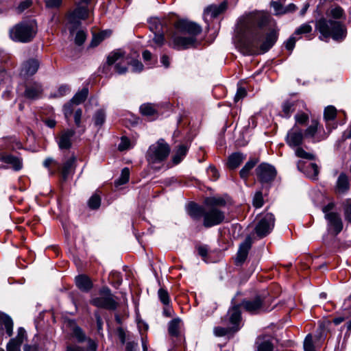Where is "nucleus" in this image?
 <instances>
[{
  "label": "nucleus",
  "instance_id": "f257e3e1",
  "mask_svg": "<svg viewBox=\"0 0 351 351\" xmlns=\"http://www.w3.org/2000/svg\"><path fill=\"white\" fill-rule=\"evenodd\" d=\"M269 16L263 12L250 14L241 22V32L250 33V37L241 38L238 44L241 52L246 56L267 52L276 43L278 30L267 28Z\"/></svg>",
  "mask_w": 351,
  "mask_h": 351
},
{
  "label": "nucleus",
  "instance_id": "f03ea898",
  "mask_svg": "<svg viewBox=\"0 0 351 351\" xmlns=\"http://www.w3.org/2000/svg\"><path fill=\"white\" fill-rule=\"evenodd\" d=\"M175 29L170 35L169 45L178 50L195 47L197 43V36L202 32V27L199 25L184 19L175 23Z\"/></svg>",
  "mask_w": 351,
  "mask_h": 351
},
{
  "label": "nucleus",
  "instance_id": "7ed1b4c3",
  "mask_svg": "<svg viewBox=\"0 0 351 351\" xmlns=\"http://www.w3.org/2000/svg\"><path fill=\"white\" fill-rule=\"evenodd\" d=\"M187 212L194 220L203 218V226L210 228L221 223L225 219V213L219 208L199 206L195 203H190Z\"/></svg>",
  "mask_w": 351,
  "mask_h": 351
},
{
  "label": "nucleus",
  "instance_id": "20e7f679",
  "mask_svg": "<svg viewBox=\"0 0 351 351\" xmlns=\"http://www.w3.org/2000/svg\"><path fill=\"white\" fill-rule=\"evenodd\" d=\"M315 29L320 33L323 40L331 37L335 40H342L346 36V28L340 21L321 18L316 21Z\"/></svg>",
  "mask_w": 351,
  "mask_h": 351
},
{
  "label": "nucleus",
  "instance_id": "39448f33",
  "mask_svg": "<svg viewBox=\"0 0 351 351\" xmlns=\"http://www.w3.org/2000/svg\"><path fill=\"white\" fill-rule=\"evenodd\" d=\"M38 31L37 23L34 19L22 21L10 31V38L16 42L29 43L33 40Z\"/></svg>",
  "mask_w": 351,
  "mask_h": 351
},
{
  "label": "nucleus",
  "instance_id": "423d86ee",
  "mask_svg": "<svg viewBox=\"0 0 351 351\" xmlns=\"http://www.w3.org/2000/svg\"><path fill=\"white\" fill-rule=\"evenodd\" d=\"M170 153V147L164 139H159L151 145L146 154L147 160L154 165L165 161Z\"/></svg>",
  "mask_w": 351,
  "mask_h": 351
},
{
  "label": "nucleus",
  "instance_id": "0eeeda50",
  "mask_svg": "<svg viewBox=\"0 0 351 351\" xmlns=\"http://www.w3.org/2000/svg\"><path fill=\"white\" fill-rule=\"evenodd\" d=\"M228 322L230 326L227 328L216 327L214 328V334L217 337H223L229 334L234 333L240 329L241 311L238 306L230 308L227 314Z\"/></svg>",
  "mask_w": 351,
  "mask_h": 351
},
{
  "label": "nucleus",
  "instance_id": "6e6552de",
  "mask_svg": "<svg viewBox=\"0 0 351 351\" xmlns=\"http://www.w3.org/2000/svg\"><path fill=\"white\" fill-rule=\"evenodd\" d=\"M93 306L108 310L114 311L117 308L118 303L114 300V296L108 287H103L99 290V295L90 300Z\"/></svg>",
  "mask_w": 351,
  "mask_h": 351
},
{
  "label": "nucleus",
  "instance_id": "1a4fd4ad",
  "mask_svg": "<svg viewBox=\"0 0 351 351\" xmlns=\"http://www.w3.org/2000/svg\"><path fill=\"white\" fill-rule=\"evenodd\" d=\"M241 304L250 314H258L267 311L269 308L266 298L261 295H257L251 300H244Z\"/></svg>",
  "mask_w": 351,
  "mask_h": 351
},
{
  "label": "nucleus",
  "instance_id": "9d476101",
  "mask_svg": "<svg viewBox=\"0 0 351 351\" xmlns=\"http://www.w3.org/2000/svg\"><path fill=\"white\" fill-rule=\"evenodd\" d=\"M275 217L271 213L265 214L258 222L255 228L256 234L263 238L270 233L274 226Z\"/></svg>",
  "mask_w": 351,
  "mask_h": 351
},
{
  "label": "nucleus",
  "instance_id": "9b49d317",
  "mask_svg": "<svg viewBox=\"0 0 351 351\" xmlns=\"http://www.w3.org/2000/svg\"><path fill=\"white\" fill-rule=\"evenodd\" d=\"M256 172L258 180L262 183H269L272 182L276 176V171L275 168L266 163H262L258 165L256 169Z\"/></svg>",
  "mask_w": 351,
  "mask_h": 351
},
{
  "label": "nucleus",
  "instance_id": "f8f14e48",
  "mask_svg": "<svg viewBox=\"0 0 351 351\" xmlns=\"http://www.w3.org/2000/svg\"><path fill=\"white\" fill-rule=\"evenodd\" d=\"M325 219L327 221V230L329 234L336 236L341 232L343 224L341 217L338 213L336 214H328Z\"/></svg>",
  "mask_w": 351,
  "mask_h": 351
},
{
  "label": "nucleus",
  "instance_id": "ddd939ff",
  "mask_svg": "<svg viewBox=\"0 0 351 351\" xmlns=\"http://www.w3.org/2000/svg\"><path fill=\"white\" fill-rule=\"evenodd\" d=\"M304 138L303 131L301 128L295 125L289 130L286 136V143L291 148L300 146Z\"/></svg>",
  "mask_w": 351,
  "mask_h": 351
},
{
  "label": "nucleus",
  "instance_id": "4468645a",
  "mask_svg": "<svg viewBox=\"0 0 351 351\" xmlns=\"http://www.w3.org/2000/svg\"><path fill=\"white\" fill-rule=\"evenodd\" d=\"M304 108L305 104L303 101L287 99L282 104V117L289 118L293 112L296 110L301 111Z\"/></svg>",
  "mask_w": 351,
  "mask_h": 351
},
{
  "label": "nucleus",
  "instance_id": "2eb2a0df",
  "mask_svg": "<svg viewBox=\"0 0 351 351\" xmlns=\"http://www.w3.org/2000/svg\"><path fill=\"white\" fill-rule=\"evenodd\" d=\"M77 158L74 154H72L68 158H66L62 165L59 164L57 168L61 175L62 179L66 181L69 176L74 171L75 168Z\"/></svg>",
  "mask_w": 351,
  "mask_h": 351
},
{
  "label": "nucleus",
  "instance_id": "dca6fc26",
  "mask_svg": "<svg viewBox=\"0 0 351 351\" xmlns=\"http://www.w3.org/2000/svg\"><path fill=\"white\" fill-rule=\"evenodd\" d=\"M252 240L248 236L245 238L244 241L239 245V250L235 258V263L237 265H241L246 260L248 252L252 247Z\"/></svg>",
  "mask_w": 351,
  "mask_h": 351
},
{
  "label": "nucleus",
  "instance_id": "f3484780",
  "mask_svg": "<svg viewBox=\"0 0 351 351\" xmlns=\"http://www.w3.org/2000/svg\"><path fill=\"white\" fill-rule=\"evenodd\" d=\"M26 338V331L23 328H19L15 338L11 339L7 344V351H21V346Z\"/></svg>",
  "mask_w": 351,
  "mask_h": 351
},
{
  "label": "nucleus",
  "instance_id": "a211bd4d",
  "mask_svg": "<svg viewBox=\"0 0 351 351\" xmlns=\"http://www.w3.org/2000/svg\"><path fill=\"white\" fill-rule=\"evenodd\" d=\"M75 132L73 129L63 130L58 139V145L60 149H69L72 146V138Z\"/></svg>",
  "mask_w": 351,
  "mask_h": 351
},
{
  "label": "nucleus",
  "instance_id": "6ab92c4d",
  "mask_svg": "<svg viewBox=\"0 0 351 351\" xmlns=\"http://www.w3.org/2000/svg\"><path fill=\"white\" fill-rule=\"evenodd\" d=\"M88 16V10L86 6H77L68 16L69 23L74 26L80 25V20L86 19Z\"/></svg>",
  "mask_w": 351,
  "mask_h": 351
},
{
  "label": "nucleus",
  "instance_id": "aec40b11",
  "mask_svg": "<svg viewBox=\"0 0 351 351\" xmlns=\"http://www.w3.org/2000/svg\"><path fill=\"white\" fill-rule=\"evenodd\" d=\"M350 187V184L348 176L345 173H341L334 186L335 193L338 195H344L349 191Z\"/></svg>",
  "mask_w": 351,
  "mask_h": 351
},
{
  "label": "nucleus",
  "instance_id": "412c9836",
  "mask_svg": "<svg viewBox=\"0 0 351 351\" xmlns=\"http://www.w3.org/2000/svg\"><path fill=\"white\" fill-rule=\"evenodd\" d=\"M43 93V87L38 82H31L25 85V90L23 95L28 99H37Z\"/></svg>",
  "mask_w": 351,
  "mask_h": 351
},
{
  "label": "nucleus",
  "instance_id": "4be33fe9",
  "mask_svg": "<svg viewBox=\"0 0 351 351\" xmlns=\"http://www.w3.org/2000/svg\"><path fill=\"white\" fill-rule=\"evenodd\" d=\"M0 161L5 164L10 165L11 168L19 171L23 168V160L17 156L5 153L0 154Z\"/></svg>",
  "mask_w": 351,
  "mask_h": 351
},
{
  "label": "nucleus",
  "instance_id": "5701e85b",
  "mask_svg": "<svg viewBox=\"0 0 351 351\" xmlns=\"http://www.w3.org/2000/svg\"><path fill=\"white\" fill-rule=\"evenodd\" d=\"M257 351H274L272 338L269 336H260L255 342Z\"/></svg>",
  "mask_w": 351,
  "mask_h": 351
},
{
  "label": "nucleus",
  "instance_id": "b1692460",
  "mask_svg": "<svg viewBox=\"0 0 351 351\" xmlns=\"http://www.w3.org/2000/svg\"><path fill=\"white\" fill-rule=\"evenodd\" d=\"M76 286L82 291L88 292L93 287L90 279L86 275H79L75 277Z\"/></svg>",
  "mask_w": 351,
  "mask_h": 351
},
{
  "label": "nucleus",
  "instance_id": "393cba45",
  "mask_svg": "<svg viewBox=\"0 0 351 351\" xmlns=\"http://www.w3.org/2000/svg\"><path fill=\"white\" fill-rule=\"evenodd\" d=\"M165 20H161L157 17L151 18L148 21L149 28L153 33L165 32V28H166L165 27Z\"/></svg>",
  "mask_w": 351,
  "mask_h": 351
},
{
  "label": "nucleus",
  "instance_id": "a878e982",
  "mask_svg": "<svg viewBox=\"0 0 351 351\" xmlns=\"http://www.w3.org/2000/svg\"><path fill=\"white\" fill-rule=\"evenodd\" d=\"M303 165V162L299 161L298 162V169L301 171H304L308 178L311 179H316L319 173L317 165L315 163H309L306 167V170L304 171L302 168V165Z\"/></svg>",
  "mask_w": 351,
  "mask_h": 351
},
{
  "label": "nucleus",
  "instance_id": "bb28decb",
  "mask_svg": "<svg viewBox=\"0 0 351 351\" xmlns=\"http://www.w3.org/2000/svg\"><path fill=\"white\" fill-rule=\"evenodd\" d=\"M39 67L38 60L31 59L23 64L22 71L27 75H32L36 73Z\"/></svg>",
  "mask_w": 351,
  "mask_h": 351
},
{
  "label": "nucleus",
  "instance_id": "cd10ccee",
  "mask_svg": "<svg viewBox=\"0 0 351 351\" xmlns=\"http://www.w3.org/2000/svg\"><path fill=\"white\" fill-rule=\"evenodd\" d=\"M226 2H223L218 5H210L205 10V13L212 18H215L226 9Z\"/></svg>",
  "mask_w": 351,
  "mask_h": 351
},
{
  "label": "nucleus",
  "instance_id": "c85d7f7f",
  "mask_svg": "<svg viewBox=\"0 0 351 351\" xmlns=\"http://www.w3.org/2000/svg\"><path fill=\"white\" fill-rule=\"evenodd\" d=\"M0 324H3L5 328L6 333L9 337L13 333V322L10 316L0 312Z\"/></svg>",
  "mask_w": 351,
  "mask_h": 351
},
{
  "label": "nucleus",
  "instance_id": "c756f323",
  "mask_svg": "<svg viewBox=\"0 0 351 351\" xmlns=\"http://www.w3.org/2000/svg\"><path fill=\"white\" fill-rule=\"evenodd\" d=\"M244 156L240 153H234L228 158V166L231 169L237 168L244 160Z\"/></svg>",
  "mask_w": 351,
  "mask_h": 351
},
{
  "label": "nucleus",
  "instance_id": "7c9ffc66",
  "mask_svg": "<svg viewBox=\"0 0 351 351\" xmlns=\"http://www.w3.org/2000/svg\"><path fill=\"white\" fill-rule=\"evenodd\" d=\"M189 147L185 145H180L173 156L172 160L175 165L179 164L186 156Z\"/></svg>",
  "mask_w": 351,
  "mask_h": 351
},
{
  "label": "nucleus",
  "instance_id": "2f4dec72",
  "mask_svg": "<svg viewBox=\"0 0 351 351\" xmlns=\"http://www.w3.org/2000/svg\"><path fill=\"white\" fill-rule=\"evenodd\" d=\"M181 319L179 318L173 319L169 323L168 332L171 337L180 335Z\"/></svg>",
  "mask_w": 351,
  "mask_h": 351
},
{
  "label": "nucleus",
  "instance_id": "473e14b6",
  "mask_svg": "<svg viewBox=\"0 0 351 351\" xmlns=\"http://www.w3.org/2000/svg\"><path fill=\"white\" fill-rule=\"evenodd\" d=\"M88 88H83L80 91L77 92L73 97L71 99V103L75 105H79L84 101L88 96Z\"/></svg>",
  "mask_w": 351,
  "mask_h": 351
},
{
  "label": "nucleus",
  "instance_id": "72a5a7b5",
  "mask_svg": "<svg viewBox=\"0 0 351 351\" xmlns=\"http://www.w3.org/2000/svg\"><path fill=\"white\" fill-rule=\"evenodd\" d=\"M257 163V160H250L244 167L240 171V176L242 179H247L250 175V171L254 167L256 164Z\"/></svg>",
  "mask_w": 351,
  "mask_h": 351
},
{
  "label": "nucleus",
  "instance_id": "f704fd0d",
  "mask_svg": "<svg viewBox=\"0 0 351 351\" xmlns=\"http://www.w3.org/2000/svg\"><path fill=\"white\" fill-rule=\"evenodd\" d=\"M140 110L143 116H146L147 117H154L157 114L156 109L152 104H144L141 105L140 107Z\"/></svg>",
  "mask_w": 351,
  "mask_h": 351
},
{
  "label": "nucleus",
  "instance_id": "c9c22d12",
  "mask_svg": "<svg viewBox=\"0 0 351 351\" xmlns=\"http://www.w3.org/2000/svg\"><path fill=\"white\" fill-rule=\"evenodd\" d=\"M206 207L218 208L219 206H225L226 201L221 197H207L205 201Z\"/></svg>",
  "mask_w": 351,
  "mask_h": 351
},
{
  "label": "nucleus",
  "instance_id": "e433bc0d",
  "mask_svg": "<svg viewBox=\"0 0 351 351\" xmlns=\"http://www.w3.org/2000/svg\"><path fill=\"white\" fill-rule=\"evenodd\" d=\"M318 130V122L313 120L311 124L306 129L304 136L306 138H313Z\"/></svg>",
  "mask_w": 351,
  "mask_h": 351
},
{
  "label": "nucleus",
  "instance_id": "4c0bfd02",
  "mask_svg": "<svg viewBox=\"0 0 351 351\" xmlns=\"http://www.w3.org/2000/svg\"><path fill=\"white\" fill-rule=\"evenodd\" d=\"M82 110L80 108L77 109L74 112V121L77 128H81L79 132L83 134L85 132V127L82 125Z\"/></svg>",
  "mask_w": 351,
  "mask_h": 351
},
{
  "label": "nucleus",
  "instance_id": "58836bf2",
  "mask_svg": "<svg viewBox=\"0 0 351 351\" xmlns=\"http://www.w3.org/2000/svg\"><path fill=\"white\" fill-rule=\"evenodd\" d=\"M130 178V169L125 167L122 169L120 178L115 181L116 186L125 184L129 181Z\"/></svg>",
  "mask_w": 351,
  "mask_h": 351
},
{
  "label": "nucleus",
  "instance_id": "ea45409f",
  "mask_svg": "<svg viewBox=\"0 0 351 351\" xmlns=\"http://www.w3.org/2000/svg\"><path fill=\"white\" fill-rule=\"evenodd\" d=\"M295 148V154L296 156H298V158L308 159L310 160H313L315 159V156L313 154L306 152L302 147L298 146Z\"/></svg>",
  "mask_w": 351,
  "mask_h": 351
},
{
  "label": "nucleus",
  "instance_id": "a19ab883",
  "mask_svg": "<svg viewBox=\"0 0 351 351\" xmlns=\"http://www.w3.org/2000/svg\"><path fill=\"white\" fill-rule=\"evenodd\" d=\"M94 122L95 125L101 126L104 124L106 119V114L104 110H97L94 117H93Z\"/></svg>",
  "mask_w": 351,
  "mask_h": 351
},
{
  "label": "nucleus",
  "instance_id": "79ce46f5",
  "mask_svg": "<svg viewBox=\"0 0 351 351\" xmlns=\"http://www.w3.org/2000/svg\"><path fill=\"white\" fill-rule=\"evenodd\" d=\"M88 205L90 208L91 209H97L99 208L101 205V197L97 194L93 195L88 202Z\"/></svg>",
  "mask_w": 351,
  "mask_h": 351
},
{
  "label": "nucleus",
  "instance_id": "37998d69",
  "mask_svg": "<svg viewBox=\"0 0 351 351\" xmlns=\"http://www.w3.org/2000/svg\"><path fill=\"white\" fill-rule=\"evenodd\" d=\"M123 58V53L120 51L110 53L107 58V64L110 66Z\"/></svg>",
  "mask_w": 351,
  "mask_h": 351
},
{
  "label": "nucleus",
  "instance_id": "c03bdc74",
  "mask_svg": "<svg viewBox=\"0 0 351 351\" xmlns=\"http://www.w3.org/2000/svg\"><path fill=\"white\" fill-rule=\"evenodd\" d=\"M308 114L305 113V112H300V111H298V113L295 115V124L297 125V124H300V125H305L308 121Z\"/></svg>",
  "mask_w": 351,
  "mask_h": 351
},
{
  "label": "nucleus",
  "instance_id": "a18cd8bd",
  "mask_svg": "<svg viewBox=\"0 0 351 351\" xmlns=\"http://www.w3.org/2000/svg\"><path fill=\"white\" fill-rule=\"evenodd\" d=\"M158 295L160 301L164 304L167 305L169 304L170 298L168 291L163 289L160 288L159 289L158 291Z\"/></svg>",
  "mask_w": 351,
  "mask_h": 351
},
{
  "label": "nucleus",
  "instance_id": "49530a36",
  "mask_svg": "<svg viewBox=\"0 0 351 351\" xmlns=\"http://www.w3.org/2000/svg\"><path fill=\"white\" fill-rule=\"evenodd\" d=\"M337 110L335 107L329 106L324 110V117L326 120H332L336 117Z\"/></svg>",
  "mask_w": 351,
  "mask_h": 351
},
{
  "label": "nucleus",
  "instance_id": "de8ad7c7",
  "mask_svg": "<svg viewBox=\"0 0 351 351\" xmlns=\"http://www.w3.org/2000/svg\"><path fill=\"white\" fill-rule=\"evenodd\" d=\"M264 200L261 191H257L253 197L252 204L254 207L259 208L263 206Z\"/></svg>",
  "mask_w": 351,
  "mask_h": 351
},
{
  "label": "nucleus",
  "instance_id": "09e8293b",
  "mask_svg": "<svg viewBox=\"0 0 351 351\" xmlns=\"http://www.w3.org/2000/svg\"><path fill=\"white\" fill-rule=\"evenodd\" d=\"M43 165L48 169L51 174H54L56 173V170L51 169L50 167L51 165H54L57 168V167H59V163L52 158H47L43 162Z\"/></svg>",
  "mask_w": 351,
  "mask_h": 351
},
{
  "label": "nucleus",
  "instance_id": "8fccbe9b",
  "mask_svg": "<svg viewBox=\"0 0 351 351\" xmlns=\"http://www.w3.org/2000/svg\"><path fill=\"white\" fill-rule=\"evenodd\" d=\"M304 351H315V346L313 342V337L311 334L306 335L304 341Z\"/></svg>",
  "mask_w": 351,
  "mask_h": 351
},
{
  "label": "nucleus",
  "instance_id": "3c124183",
  "mask_svg": "<svg viewBox=\"0 0 351 351\" xmlns=\"http://www.w3.org/2000/svg\"><path fill=\"white\" fill-rule=\"evenodd\" d=\"M153 43L156 47H161L165 43L164 32L154 33Z\"/></svg>",
  "mask_w": 351,
  "mask_h": 351
},
{
  "label": "nucleus",
  "instance_id": "603ef678",
  "mask_svg": "<svg viewBox=\"0 0 351 351\" xmlns=\"http://www.w3.org/2000/svg\"><path fill=\"white\" fill-rule=\"evenodd\" d=\"M73 104H74L71 103V101H70L69 103L64 104L63 107L64 115L67 121L73 112Z\"/></svg>",
  "mask_w": 351,
  "mask_h": 351
},
{
  "label": "nucleus",
  "instance_id": "864d4df0",
  "mask_svg": "<svg viewBox=\"0 0 351 351\" xmlns=\"http://www.w3.org/2000/svg\"><path fill=\"white\" fill-rule=\"evenodd\" d=\"M74 337L78 342L82 343L86 340V337L82 330L80 327H75L73 330Z\"/></svg>",
  "mask_w": 351,
  "mask_h": 351
},
{
  "label": "nucleus",
  "instance_id": "5fc2aeb1",
  "mask_svg": "<svg viewBox=\"0 0 351 351\" xmlns=\"http://www.w3.org/2000/svg\"><path fill=\"white\" fill-rule=\"evenodd\" d=\"M312 27L309 24L304 23L300 25L294 32V35H300L302 34H307L311 32Z\"/></svg>",
  "mask_w": 351,
  "mask_h": 351
},
{
  "label": "nucleus",
  "instance_id": "6e6d98bb",
  "mask_svg": "<svg viewBox=\"0 0 351 351\" xmlns=\"http://www.w3.org/2000/svg\"><path fill=\"white\" fill-rule=\"evenodd\" d=\"M86 38V34L85 32L82 30H80L77 32L75 38V43L77 45H82L85 40Z\"/></svg>",
  "mask_w": 351,
  "mask_h": 351
},
{
  "label": "nucleus",
  "instance_id": "4d7b16f0",
  "mask_svg": "<svg viewBox=\"0 0 351 351\" xmlns=\"http://www.w3.org/2000/svg\"><path fill=\"white\" fill-rule=\"evenodd\" d=\"M128 63L132 66L134 72H141L143 69V64L138 60H128Z\"/></svg>",
  "mask_w": 351,
  "mask_h": 351
},
{
  "label": "nucleus",
  "instance_id": "13d9d810",
  "mask_svg": "<svg viewBox=\"0 0 351 351\" xmlns=\"http://www.w3.org/2000/svg\"><path fill=\"white\" fill-rule=\"evenodd\" d=\"M32 5V0H23L22 1L18 7L16 8V10L18 13H22L26 9L29 8Z\"/></svg>",
  "mask_w": 351,
  "mask_h": 351
},
{
  "label": "nucleus",
  "instance_id": "bf43d9fd",
  "mask_svg": "<svg viewBox=\"0 0 351 351\" xmlns=\"http://www.w3.org/2000/svg\"><path fill=\"white\" fill-rule=\"evenodd\" d=\"M271 6L274 10L275 14L280 15L284 14L285 7H283L280 3L278 1H272Z\"/></svg>",
  "mask_w": 351,
  "mask_h": 351
},
{
  "label": "nucleus",
  "instance_id": "052dcab7",
  "mask_svg": "<svg viewBox=\"0 0 351 351\" xmlns=\"http://www.w3.org/2000/svg\"><path fill=\"white\" fill-rule=\"evenodd\" d=\"M335 206V204L334 202H330L327 205L324 206L322 208V212L324 213V217H326L328 214H336L337 212H333V209Z\"/></svg>",
  "mask_w": 351,
  "mask_h": 351
},
{
  "label": "nucleus",
  "instance_id": "680f3d73",
  "mask_svg": "<svg viewBox=\"0 0 351 351\" xmlns=\"http://www.w3.org/2000/svg\"><path fill=\"white\" fill-rule=\"evenodd\" d=\"M330 15L335 19H341L343 15V10L340 7H335L331 10Z\"/></svg>",
  "mask_w": 351,
  "mask_h": 351
},
{
  "label": "nucleus",
  "instance_id": "e2e57ef3",
  "mask_svg": "<svg viewBox=\"0 0 351 351\" xmlns=\"http://www.w3.org/2000/svg\"><path fill=\"white\" fill-rule=\"evenodd\" d=\"M247 95V92L245 88L239 87L237 89V93L234 96V101L237 102L240 99L244 98Z\"/></svg>",
  "mask_w": 351,
  "mask_h": 351
},
{
  "label": "nucleus",
  "instance_id": "0e129e2a",
  "mask_svg": "<svg viewBox=\"0 0 351 351\" xmlns=\"http://www.w3.org/2000/svg\"><path fill=\"white\" fill-rule=\"evenodd\" d=\"M130 140L127 137H125V136L121 137V143L119 145V149L120 151H123V150L128 149L130 147Z\"/></svg>",
  "mask_w": 351,
  "mask_h": 351
},
{
  "label": "nucleus",
  "instance_id": "69168bd1",
  "mask_svg": "<svg viewBox=\"0 0 351 351\" xmlns=\"http://www.w3.org/2000/svg\"><path fill=\"white\" fill-rule=\"evenodd\" d=\"M207 173L213 180H216L219 178V173L217 169L213 166H210L207 169Z\"/></svg>",
  "mask_w": 351,
  "mask_h": 351
},
{
  "label": "nucleus",
  "instance_id": "338daca9",
  "mask_svg": "<svg viewBox=\"0 0 351 351\" xmlns=\"http://www.w3.org/2000/svg\"><path fill=\"white\" fill-rule=\"evenodd\" d=\"M104 39V33L101 32L98 35H94L92 39L90 46L96 47Z\"/></svg>",
  "mask_w": 351,
  "mask_h": 351
},
{
  "label": "nucleus",
  "instance_id": "774afa93",
  "mask_svg": "<svg viewBox=\"0 0 351 351\" xmlns=\"http://www.w3.org/2000/svg\"><path fill=\"white\" fill-rule=\"evenodd\" d=\"M125 350L126 351H139L138 343L134 341L127 342Z\"/></svg>",
  "mask_w": 351,
  "mask_h": 351
}]
</instances>
